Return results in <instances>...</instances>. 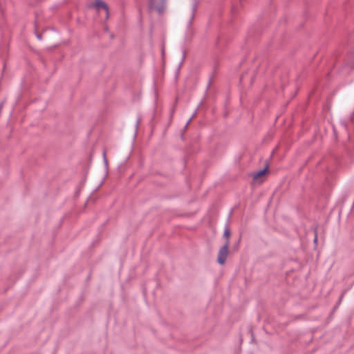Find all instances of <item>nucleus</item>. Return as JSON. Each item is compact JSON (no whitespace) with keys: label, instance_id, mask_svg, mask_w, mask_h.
I'll list each match as a JSON object with an SVG mask.
<instances>
[{"label":"nucleus","instance_id":"4","mask_svg":"<svg viewBox=\"0 0 354 354\" xmlns=\"http://www.w3.org/2000/svg\"><path fill=\"white\" fill-rule=\"evenodd\" d=\"M92 6L95 7L97 10H99L100 8L104 10L106 12V19L109 18V7L104 1L102 0H96L93 5L90 6V7Z\"/></svg>","mask_w":354,"mask_h":354},{"label":"nucleus","instance_id":"9","mask_svg":"<svg viewBox=\"0 0 354 354\" xmlns=\"http://www.w3.org/2000/svg\"><path fill=\"white\" fill-rule=\"evenodd\" d=\"M315 242L317 241V236H315Z\"/></svg>","mask_w":354,"mask_h":354},{"label":"nucleus","instance_id":"1","mask_svg":"<svg viewBox=\"0 0 354 354\" xmlns=\"http://www.w3.org/2000/svg\"><path fill=\"white\" fill-rule=\"evenodd\" d=\"M169 0H148V8L159 16L165 15L168 8Z\"/></svg>","mask_w":354,"mask_h":354},{"label":"nucleus","instance_id":"2","mask_svg":"<svg viewBox=\"0 0 354 354\" xmlns=\"http://www.w3.org/2000/svg\"><path fill=\"white\" fill-rule=\"evenodd\" d=\"M198 3L199 0H191L190 3L186 6L183 12V17L187 21L188 28L191 26V24L195 17Z\"/></svg>","mask_w":354,"mask_h":354},{"label":"nucleus","instance_id":"8","mask_svg":"<svg viewBox=\"0 0 354 354\" xmlns=\"http://www.w3.org/2000/svg\"><path fill=\"white\" fill-rule=\"evenodd\" d=\"M189 122H190V120L187 122L185 127H187V126L189 125Z\"/></svg>","mask_w":354,"mask_h":354},{"label":"nucleus","instance_id":"6","mask_svg":"<svg viewBox=\"0 0 354 354\" xmlns=\"http://www.w3.org/2000/svg\"><path fill=\"white\" fill-rule=\"evenodd\" d=\"M231 236V232L228 227H225L223 232V237L225 239V243H227V245H230V238Z\"/></svg>","mask_w":354,"mask_h":354},{"label":"nucleus","instance_id":"3","mask_svg":"<svg viewBox=\"0 0 354 354\" xmlns=\"http://www.w3.org/2000/svg\"><path fill=\"white\" fill-rule=\"evenodd\" d=\"M229 246L227 243L219 249L217 256V262L220 265H224L229 254Z\"/></svg>","mask_w":354,"mask_h":354},{"label":"nucleus","instance_id":"5","mask_svg":"<svg viewBox=\"0 0 354 354\" xmlns=\"http://www.w3.org/2000/svg\"><path fill=\"white\" fill-rule=\"evenodd\" d=\"M267 173V168H265L257 173L253 174V180L256 183H262L263 182V178L265 176V175Z\"/></svg>","mask_w":354,"mask_h":354},{"label":"nucleus","instance_id":"7","mask_svg":"<svg viewBox=\"0 0 354 354\" xmlns=\"http://www.w3.org/2000/svg\"><path fill=\"white\" fill-rule=\"evenodd\" d=\"M103 156H104L105 163L107 164L108 162H107V160L106 158V152L105 151L103 153Z\"/></svg>","mask_w":354,"mask_h":354}]
</instances>
